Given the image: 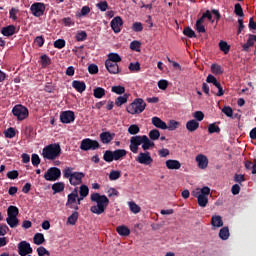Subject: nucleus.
I'll list each match as a JSON object with an SVG mask.
<instances>
[{
  "instance_id": "nucleus-1",
  "label": "nucleus",
  "mask_w": 256,
  "mask_h": 256,
  "mask_svg": "<svg viewBox=\"0 0 256 256\" xmlns=\"http://www.w3.org/2000/svg\"><path fill=\"white\" fill-rule=\"evenodd\" d=\"M140 145H142L143 151H149L150 147H155V142L149 140L147 135H136L130 138L129 149L132 153H138Z\"/></svg>"
},
{
  "instance_id": "nucleus-2",
  "label": "nucleus",
  "mask_w": 256,
  "mask_h": 256,
  "mask_svg": "<svg viewBox=\"0 0 256 256\" xmlns=\"http://www.w3.org/2000/svg\"><path fill=\"white\" fill-rule=\"evenodd\" d=\"M92 203L97 205L91 206L90 211L95 215H103L107 207H109V198L106 195H101L99 193H92L90 196Z\"/></svg>"
},
{
  "instance_id": "nucleus-3",
  "label": "nucleus",
  "mask_w": 256,
  "mask_h": 256,
  "mask_svg": "<svg viewBox=\"0 0 256 256\" xmlns=\"http://www.w3.org/2000/svg\"><path fill=\"white\" fill-rule=\"evenodd\" d=\"M63 177L64 179H69L70 185H72L73 187H77V185H81V183H83L85 173L73 172L72 167H67L63 170Z\"/></svg>"
},
{
  "instance_id": "nucleus-4",
  "label": "nucleus",
  "mask_w": 256,
  "mask_h": 256,
  "mask_svg": "<svg viewBox=\"0 0 256 256\" xmlns=\"http://www.w3.org/2000/svg\"><path fill=\"white\" fill-rule=\"evenodd\" d=\"M43 159H48V161H55L61 157V145L54 143L47 145L42 149Z\"/></svg>"
},
{
  "instance_id": "nucleus-5",
  "label": "nucleus",
  "mask_w": 256,
  "mask_h": 256,
  "mask_svg": "<svg viewBox=\"0 0 256 256\" xmlns=\"http://www.w3.org/2000/svg\"><path fill=\"white\" fill-rule=\"evenodd\" d=\"M145 107H147L145 100H143V98H136L127 106L126 111L127 113H130V115H139V113H143V111H145Z\"/></svg>"
},
{
  "instance_id": "nucleus-6",
  "label": "nucleus",
  "mask_w": 256,
  "mask_h": 256,
  "mask_svg": "<svg viewBox=\"0 0 256 256\" xmlns=\"http://www.w3.org/2000/svg\"><path fill=\"white\" fill-rule=\"evenodd\" d=\"M12 115H14L18 121H25V119L29 117V109L21 104L15 105L12 109Z\"/></svg>"
},
{
  "instance_id": "nucleus-7",
  "label": "nucleus",
  "mask_w": 256,
  "mask_h": 256,
  "mask_svg": "<svg viewBox=\"0 0 256 256\" xmlns=\"http://www.w3.org/2000/svg\"><path fill=\"white\" fill-rule=\"evenodd\" d=\"M101 147V144L97 140L91 138H85L80 143L81 151H97Z\"/></svg>"
},
{
  "instance_id": "nucleus-8",
  "label": "nucleus",
  "mask_w": 256,
  "mask_h": 256,
  "mask_svg": "<svg viewBox=\"0 0 256 256\" xmlns=\"http://www.w3.org/2000/svg\"><path fill=\"white\" fill-rule=\"evenodd\" d=\"M61 178V169L57 167L49 168L44 174V179L46 181H57Z\"/></svg>"
},
{
  "instance_id": "nucleus-9",
  "label": "nucleus",
  "mask_w": 256,
  "mask_h": 256,
  "mask_svg": "<svg viewBox=\"0 0 256 256\" xmlns=\"http://www.w3.org/2000/svg\"><path fill=\"white\" fill-rule=\"evenodd\" d=\"M30 11L34 17H43L45 13V4L41 2H35L30 6Z\"/></svg>"
},
{
  "instance_id": "nucleus-10",
  "label": "nucleus",
  "mask_w": 256,
  "mask_h": 256,
  "mask_svg": "<svg viewBox=\"0 0 256 256\" xmlns=\"http://www.w3.org/2000/svg\"><path fill=\"white\" fill-rule=\"evenodd\" d=\"M31 253H33V248L29 242L23 240L18 244V254L20 256H28Z\"/></svg>"
},
{
  "instance_id": "nucleus-11",
  "label": "nucleus",
  "mask_w": 256,
  "mask_h": 256,
  "mask_svg": "<svg viewBox=\"0 0 256 256\" xmlns=\"http://www.w3.org/2000/svg\"><path fill=\"white\" fill-rule=\"evenodd\" d=\"M137 163L140 165H151L153 163V158L151 157V153L149 152H140L139 155L136 157Z\"/></svg>"
},
{
  "instance_id": "nucleus-12",
  "label": "nucleus",
  "mask_w": 256,
  "mask_h": 256,
  "mask_svg": "<svg viewBox=\"0 0 256 256\" xmlns=\"http://www.w3.org/2000/svg\"><path fill=\"white\" fill-rule=\"evenodd\" d=\"M60 121L64 124L73 123L75 121V112L71 110L61 112Z\"/></svg>"
},
{
  "instance_id": "nucleus-13",
  "label": "nucleus",
  "mask_w": 256,
  "mask_h": 256,
  "mask_svg": "<svg viewBox=\"0 0 256 256\" xmlns=\"http://www.w3.org/2000/svg\"><path fill=\"white\" fill-rule=\"evenodd\" d=\"M111 29L114 33H121V27H123V19L120 16H116L110 22Z\"/></svg>"
},
{
  "instance_id": "nucleus-14",
  "label": "nucleus",
  "mask_w": 256,
  "mask_h": 256,
  "mask_svg": "<svg viewBox=\"0 0 256 256\" xmlns=\"http://www.w3.org/2000/svg\"><path fill=\"white\" fill-rule=\"evenodd\" d=\"M76 203H77V196L68 194L66 207H69L70 209H74V211H79V205H77Z\"/></svg>"
},
{
  "instance_id": "nucleus-15",
  "label": "nucleus",
  "mask_w": 256,
  "mask_h": 256,
  "mask_svg": "<svg viewBox=\"0 0 256 256\" xmlns=\"http://www.w3.org/2000/svg\"><path fill=\"white\" fill-rule=\"evenodd\" d=\"M196 162L198 163L199 169H207L209 165V159L203 154H198L196 156Z\"/></svg>"
},
{
  "instance_id": "nucleus-16",
  "label": "nucleus",
  "mask_w": 256,
  "mask_h": 256,
  "mask_svg": "<svg viewBox=\"0 0 256 256\" xmlns=\"http://www.w3.org/2000/svg\"><path fill=\"white\" fill-rule=\"evenodd\" d=\"M105 67L111 75H117L119 73V65L115 62L105 61Z\"/></svg>"
},
{
  "instance_id": "nucleus-17",
  "label": "nucleus",
  "mask_w": 256,
  "mask_h": 256,
  "mask_svg": "<svg viewBox=\"0 0 256 256\" xmlns=\"http://www.w3.org/2000/svg\"><path fill=\"white\" fill-rule=\"evenodd\" d=\"M113 139H115V134H111L110 132H102L100 134V141L104 145H109V143L113 141Z\"/></svg>"
},
{
  "instance_id": "nucleus-18",
  "label": "nucleus",
  "mask_w": 256,
  "mask_h": 256,
  "mask_svg": "<svg viewBox=\"0 0 256 256\" xmlns=\"http://www.w3.org/2000/svg\"><path fill=\"white\" fill-rule=\"evenodd\" d=\"M72 87L73 89H76L78 93H83L85 89H87V85L85 84L84 81H79V80H74L72 82Z\"/></svg>"
},
{
  "instance_id": "nucleus-19",
  "label": "nucleus",
  "mask_w": 256,
  "mask_h": 256,
  "mask_svg": "<svg viewBox=\"0 0 256 256\" xmlns=\"http://www.w3.org/2000/svg\"><path fill=\"white\" fill-rule=\"evenodd\" d=\"M193 197H196L198 199V205L199 207H207V204L209 203V198L207 196H201L200 194H196L195 191L192 192Z\"/></svg>"
},
{
  "instance_id": "nucleus-20",
  "label": "nucleus",
  "mask_w": 256,
  "mask_h": 256,
  "mask_svg": "<svg viewBox=\"0 0 256 256\" xmlns=\"http://www.w3.org/2000/svg\"><path fill=\"white\" fill-rule=\"evenodd\" d=\"M152 125L157 127V129H167V123H165L161 118L155 116L152 118Z\"/></svg>"
},
{
  "instance_id": "nucleus-21",
  "label": "nucleus",
  "mask_w": 256,
  "mask_h": 256,
  "mask_svg": "<svg viewBox=\"0 0 256 256\" xmlns=\"http://www.w3.org/2000/svg\"><path fill=\"white\" fill-rule=\"evenodd\" d=\"M186 129L190 132V133H194V131H197V129H199V123L197 120L192 119L189 120L186 123Z\"/></svg>"
},
{
  "instance_id": "nucleus-22",
  "label": "nucleus",
  "mask_w": 256,
  "mask_h": 256,
  "mask_svg": "<svg viewBox=\"0 0 256 256\" xmlns=\"http://www.w3.org/2000/svg\"><path fill=\"white\" fill-rule=\"evenodd\" d=\"M15 26L14 25H9L6 27H3L1 29V33L2 35H4V37H11L13 35H15Z\"/></svg>"
},
{
  "instance_id": "nucleus-23",
  "label": "nucleus",
  "mask_w": 256,
  "mask_h": 256,
  "mask_svg": "<svg viewBox=\"0 0 256 256\" xmlns=\"http://www.w3.org/2000/svg\"><path fill=\"white\" fill-rule=\"evenodd\" d=\"M116 231L121 237H129V235H131V230H129L125 225L118 226Z\"/></svg>"
},
{
  "instance_id": "nucleus-24",
  "label": "nucleus",
  "mask_w": 256,
  "mask_h": 256,
  "mask_svg": "<svg viewBox=\"0 0 256 256\" xmlns=\"http://www.w3.org/2000/svg\"><path fill=\"white\" fill-rule=\"evenodd\" d=\"M114 154V161H119L123 159V157L127 156V150L125 149H117L113 151Z\"/></svg>"
},
{
  "instance_id": "nucleus-25",
  "label": "nucleus",
  "mask_w": 256,
  "mask_h": 256,
  "mask_svg": "<svg viewBox=\"0 0 256 256\" xmlns=\"http://www.w3.org/2000/svg\"><path fill=\"white\" fill-rule=\"evenodd\" d=\"M166 167L167 169H181V162L179 160H167Z\"/></svg>"
},
{
  "instance_id": "nucleus-26",
  "label": "nucleus",
  "mask_w": 256,
  "mask_h": 256,
  "mask_svg": "<svg viewBox=\"0 0 256 256\" xmlns=\"http://www.w3.org/2000/svg\"><path fill=\"white\" fill-rule=\"evenodd\" d=\"M211 225L212 227H217V228L223 227V218H221V216L219 215L212 216Z\"/></svg>"
},
{
  "instance_id": "nucleus-27",
  "label": "nucleus",
  "mask_w": 256,
  "mask_h": 256,
  "mask_svg": "<svg viewBox=\"0 0 256 256\" xmlns=\"http://www.w3.org/2000/svg\"><path fill=\"white\" fill-rule=\"evenodd\" d=\"M6 223L11 227V229H15L19 225V218L13 217V216H8L6 218Z\"/></svg>"
},
{
  "instance_id": "nucleus-28",
  "label": "nucleus",
  "mask_w": 256,
  "mask_h": 256,
  "mask_svg": "<svg viewBox=\"0 0 256 256\" xmlns=\"http://www.w3.org/2000/svg\"><path fill=\"white\" fill-rule=\"evenodd\" d=\"M93 96L95 97V99H103V97H105V89L101 87H96L93 90Z\"/></svg>"
},
{
  "instance_id": "nucleus-29",
  "label": "nucleus",
  "mask_w": 256,
  "mask_h": 256,
  "mask_svg": "<svg viewBox=\"0 0 256 256\" xmlns=\"http://www.w3.org/2000/svg\"><path fill=\"white\" fill-rule=\"evenodd\" d=\"M103 159L106 163H113V161H115L113 151L106 150L104 152Z\"/></svg>"
},
{
  "instance_id": "nucleus-30",
  "label": "nucleus",
  "mask_w": 256,
  "mask_h": 256,
  "mask_svg": "<svg viewBox=\"0 0 256 256\" xmlns=\"http://www.w3.org/2000/svg\"><path fill=\"white\" fill-rule=\"evenodd\" d=\"M52 191H54V195L55 193H61L62 191H65V183L63 182L54 183L52 185Z\"/></svg>"
},
{
  "instance_id": "nucleus-31",
  "label": "nucleus",
  "mask_w": 256,
  "mask_h": 256,
  "mask_svg": "<svg viewBox=\"0 0 256 256\" xmlns=\"http://www.w3.org/2000/svg\"><path fill=\"white\" fill-rule=\"evenodd\" d=\"M33 241L35 245H43L45 243V236L42 233H36Z\"/></svg>"
},
{
  "instance_id": "nucleus-32",
  "label": "nucleus",
  "mask_w": 256,
  "mask_h": 256,
  "mask_svg": "<svg viewBox=\"0 0 256 256\" xmlns=\"http://www.w3.org/2000/svg\"><path fill=\"white\" fill-rule=\"evenodd\" d=\"M129 99V95L124 94L123 96H119L115 100V105L117 107H121V105H125L127 103V100Z\"/></svg>"
},
{
  "instance_id": "nucleus-33",
  "label": "nucleus",
  "mask_w": 256,
  "mask_h": 256,
  "mask_svg": "<svg viewBox=\"0 0 256 256\" xmlns=\"http://www.w3.org/2000/svg\"><path fill=\"white\" fill-rule=\"evenodd\" d=\"M219 237L222 241H227L229 239V227L226 226L220 229Z\"/></svg>"
},
{
  "instance_id": "nucleus-34",
  "label": "nucleus",
  "mask_w": 256,
  "mask_h": 256,
  "mask_svg": "<svg viewBox=\"0 0 256 256\" xmlns=\"http://www.w3.org/2000/svg\"><path fill=\"white\" fill-rule=\"evenodd\" d=\"M77 219H79V212L74 211L67 219L68 225H75Z\"/></svg>"
},
{
  "instance_id": "nucleus-35",
  "label": "nucleus",
  "mask_w": 256,
  "mask_h": 256,
  "mask_svg": "<svg viewBox=\"0 0 256 256\" xmlns=\"http://www.w3.org/2000/svg\"><path fill=\"white\" fill-rule=\"evenodd\" d=\"M106 61H110V63H121V56L117 53H110L108 55V59Z\"/></svg>"
},
{
  "instance_id": "nucleus-36",
  "label": "nucleus",
  "mask_w": 256,
  "mask_h": 256,
  "mask_svg": "<svg viewBox=\"0 0 256 256\" xmlns=\"http://www.w3.org/2000/svg\"><path fill=\"white\" fill-rule=\"evenodd\" d=\"M179 127H181V123L175 120H170L167 128L168 131H175L176 129H179Z\"/></svg>"
},
{
  "instance_id": "nucleus-37",
  "label": "nucleus",
  "mask_w": 256,
  "mask_h": 256,
  "mask_svg": "<svg viewBox=\"0 0 256 256\" xmlns=\"http://www.w3.org/2000/svg\"><path fill=\"white\" fill-rule=\"evenodd\" d=\"M195 193L196 195H200L202 197H209V195L211 194V188L204 186L202 189H198Z\"/></svg>"
},
{
  "instance_id": "nucleus-38",
  "label": "nucleus",
  "mask_w": 256,
  "mask_h": 256,
  "mask_svg": "<svg viewBox=\"0 0 256 256\" xmlns=\"http://www.w3.org/2000/svg\"><path fill=\"white\" fill-rule=\"evenodd\" d=\"M211 72L213 75H223V67H221L219 64H212Z\"/></svg>"
},
{
  "instance_id": "nucleus-39",
  "label": "nucleus",
  "mask_w": 256,
  "mask_h": 256,
  "mask_svg": "<svg viewBox=\"0 0 256 256\" xmlns=\"http://www.w3.org/2000/svg\"><path fill=\"white\" fill-rule=\"evenodd\" d=\"M8 217H17L19 215V208L16 206H9L7 209Z\"/></svg>"
},
{
  "instance_id": "nucleus-40",
  "label": "nucleus",
  "mask_w": 256,
  "mask_h": 256,
  "mask_svg": "<svg viewBox=\"0 0 256 256\" xmlns=\"http://www.w3.org/2000/svg\"><path fill=\"white\" fill-rule=\"evenodd\" d=\"M130 211L132 213H134L135 215H137V213H141V207L139 205H137V203L135 202H128Z\"/></svg>"
},
{
  "instance_id": "nucleus-41",
  "label": "nucleus",
  "mask_w": 256,
  "mask_h": 256,
  "mask_svg": "<svg viewBox=\"0 0 256 256\" xmlns=\"http://www.w3.org/2000/svg\"><path fill=\"white\" fill-rule=\"evenodd\" d=\"M219 47H220V51H223L225 55H227L231 49V46H229V44H227V42L223 40L219 42Z\"/></svg>"
},
{
  "instance_id": "nucleus-42",
  "label": "nucleus",
  "mask_w": 256,
  "mask_h": 256,
  "mask_svg": "<svg viewBox=\"0 0 256 256\" xmlns=\"http://www.w3.org/2000/svg\"><path fill=\"white\" fill-rule=\"evenodd\" d=\"M121 178V171L119 170H112L109 174L110 181H117V179Z\"/></svg>"
},
{
  "instance_id": "nucleus-43",
  "label": "nucleus",
  "mask_w": 256,
  "mask_h": 256,
  "mask_svg": "<svg viewBox=\"0 0 256 256\" xmlns=\"http://www.w3.org/2000/svg\"><path fill=\"white\" fill-rule=\"evenodd\" d=\"M183 34L186 37H189V39H193V38L197 37V35H195V31L193 29H191V27L184 28Z\"/></svg>"
},
{
  "instance_id": "nucleus-44",
  "label": "nucleus",
  "mask_w": 256,
  "mask_h": 256,
  "mask_svg": "<svg viewBox=\"0 0 256 256\" xmlns=\"http://www.w3.org/2000/svg\"><path fill=\"white\" fill-rule=\"evenodd\" d=\"M213 85L218 89V92L216 93L217 97H223L225 95V90H223V86H221V83L216 80Z\"/></svg>"
},
{
  "instance_id": "nucleus-45",
  "label": "nucleus",
  "mask_w": 256,
  "mask_h": 256,
  "mask_svg": "<svg viewBox=\"0 0 256 256\" xmlns=\"http://www.w3.org/2000/svg\"><path fill=\"white\" fill-rule=\"evenodd\" d=\"M208 133H210V134L221 133V128L215 123L209 124Z\"/></svg>"
},
{
  "instance_id": "nucleus-46",
  "label": "nucleus",
  "mask_w": 256,
  "mask_h": 256,
  "mask_svg": "<svg viewBox=\"0 0 256 256\" xmlns=\"http://www.w3.org/2000/svg\"><path fill=\"white\" fill-rule=\"evenodd\" d=\"M159 137H161V133L159 132V130L153 129L149 132V138L151 139V141H157Z\"/></svg>"
},
{
  "instance_id": "nucleus-47",
  "label": "nucleus",
  "mask_w": 256,
  "mask_h": 256,
  "mask_svg": "<svg viewBox=\"0 0 256 256\" xmlns=\"http://www.w3.org/2000/svg\"><path fill=\"white\" fill-rule=\"evenodd\" d=\"M111 91L112 93H116V95H123V93H125V87L121 85L112 86Z\"/></svg>"
},
{
  "instance_id": "nucleus-48",
  "label": "nucleus",
  "mask_w": 256,
  "mask_h": 256,
  "mask_svg": "<svg viewBox=\"0 0 256 256\" xmlns=\"http://www.w3.org/2000/svg\"><path fill=\"white\" fill-rule=\"evenodd\" d=\"M140 131H141V129H140L139 126L136 125V124H132V125H130L129 128H128V133H129L130 135H137V133H139Z\"/></svg>"
},
{
  "instance_id": "nucleus-49",
  "label": "nucleus",
  "mask_w": 256,
  "mask_h": 256,
  "mask_svg": "<svg viewBox=\"0 0 256 256\" xmlns=\"http://www.w3.org/2000/svg\"><path fill=\"white\" fill-rule=\"evenodd\" d=\"M31 163L34 167H39V165L41 164V158H39L38 154H32Z\"/></svg>"
},
{
  "instance_id": "nucleus-50",
  "label": "nucleus",
  "mask_w": 256,
  "mask_h": 256,
  "mask_svg": "<svg viewBox=\"0 0 256 256\" xmlns=\"http://www.w3.org/2000/svg\"><path fill=\"white\" fill-rule=\"evenodd\" d=\"M4 135L6 139H13V137H15V128H8L6 131H4Z\"/></svg>"
},
{
  "instance_id": "nucleus-51",
  "label": "nucleus",
  "mask_w": 256,
  "mask_h": 256,
  "mask_svg": "<svg viewBox=\"0 0 256 256\" xmlns=\"http://www.w3.org/2000/svg\"><path fill=\"white\" fill-rule=\"evenodd\" d=\"M132 31H135V33H141V31H143V24L141 22H134L132 24Z\"/></svg>"
},
{
  "instance_id": "nucleus-52",
  "label": "nucleus",
  "mask_w": 256,
  "mask_h": 256,
  "mask_svg": "<svg viewBox=\"0 0 256 256\" xmlns=\"http://www.w3.org/2000/svg\"><path fill=\"white\" fill-rule=\"evenodd\" d=\"M96 7L98 9H100L102 12H105V11H107V9H109V4L107 3L106 0H104V1L97 3Z\"/></svg>"
},
{
  "instance_id": "nucleus-53",
  "label": "nucleus",
  "mask_w": 256,
  "mask_h": 256,
  "mask_svg": "<svg viewBox=\"0 0 256 256\" xmlns=\"http://www.w3.org/2000/svg\"><path fill=\"white\" fill-rule=\"evenodd\" d=\"M130 49L132 51H141V42L134 40L130 43Z\"/></svg>"
},
{
  "instance_id": "nucleus-54",
  "label": "nucleus",
  "mask_w": 256,
  "mask_h": 256,
  "mask_svg": "<svg viewBox=\"0 0 256 256\" xmlns=\"http://www.w3.org/2000/svg\"><path fill=\"white\" fill-rule=\"evenodd\" d=\"M88 72L90 75H97V73H99V66H97V64H90L88 66Z\"/></svg>"
},
{
  "instance_id": "nucleus-55",
  "label": "nucleus",
  "mask_w": 256,
  "mask_h": 256,
  "mask_svg": "<svg viewBox=\"0 0 256 256\" xmlns=\"http://www.w3.org/2000/svg\"><path fill=\"white\" fill-rule=\"evenodd\" d=\"M40 59H41L42 67H47L51 65V58H49V56L44 54L40 57Z\"/></svg>"
},
{
  "instance_id": "nucleus-56",
  "label": "nucleus",
  "mask_w": 256,
  "mask_h": 256,
  "mask_svg": "<svg viewBox=\"0 0 256 256\" xmlns=\"http://www.w3.org/2000/svg\"><path fill=\"white\" fill-rule=\"evenodd\" d=\"M76 41H86L87 40V32L80 31L75 36Z\"/></svg>"
},
{
  "instance_id": "nucleus-57",
  "label": "nucleus",
  "mask_w": 256,
  "mask_h": 256,
  "mask_svg": "<svg viewBox=\"0 0 256 256\" xmlns=\"http://www.w3.org/2000/svg\"><path fill=\"white\" fill-rule=\"evenodd\" d=\"M234 13L238 15V17H243L245 15L243 14V7H241L240 3L235 4Z\"/></svg>"
},
{
  "instance_id": "nucleus-58",
  "label": "nucleus",
  "mask_w": 256,
  "mask_h": 256,
  "mask_svg": "<svg viewBox=\"0 0 256 256\" xmlns=\"http://www.w3.org/2000/svg\"><path fill=\"white\" fill-rule=\"evenodd\" d=\"M79 193L81 197H87L89 195V187L87 185H81Z\"/></svg>"
},
{
  "instance_id": "nucleus-59",
  "label": "nucleus",
  "mask_w": 256,
  "mask_h": 256,
  "mask_svg": "<svg viewBox=\"0 0 256 256\" xmlns=\"http://www.w3.org/2000/svg\"><path fill=\"white\" fill-rule=\"evenodd\" d=\"M129 71H141V64L139 62H131L128 67Z\"/></svg>"
},
{
  "instance_id": "nucleus-60",
  "label": "nucleus",
  "mask_w": 256,
  "mask_h": 256,
  "mask_svg": "<svg viewBox=\"0 0 256 256\" xmlns=\"http://www.w3.org/2000/svg\"><path fill=\"white\" fill-rule=\"evenodd\" d=\"M37 253H38V256L51 255V253L43 246H40L37 248Z\"/></svg>"
},
{
  "instance_id": "nucleus-61",
  "label": "nucleus",
  "mask_w": 256,
  "mask_h": 256,
  "mask_svg": "<svg viewBox=\"0 0 256 256\" xmlns=\"http://www.w3.org/2000/svg\"><path fill=\"white\" fill-rule=\"evenodd\" d=\"M66 42L64 39H58L56 41H54V47L55 49H63V47H65Z\"/></svg>"
},
{
  "instance_id": "nucleus-62",
  "label": "nucleus",
  "mask_w": 256,
  "mask_h": 256,
  "mask_svg": "<svg viewBox=\"0 0 256 256\" xmlns=\"http://www.w3.org/2000/svg\"><path fill=\"white\" fill-rule=\"evenodd\" d=\"M34 43L37 47H43V45H45V38L43 36H37L34 39Z\"/></svg>"
},
{
  "instance_id": "nucleus-63",
  "label": "nucleus",
  "mask_w": 256,
  "mask_h": 256,
  "mask_svg": "<svg viewBox=\"0 0 256 256\" xmlns=\"http://www.w3.org/2000/svg\"><path fill=\"white\" fill-rule=\"evenodd\" d=\"M193 117L196 121H203V119H205V114L202 111H196L193 113Z\"/></svg>"
},
{
  "instance_id": "nucleus-64",
  "label": "nucleus",
  "mask_w": 256,
  "mask_h": 256,
  "mask_svg": "<svg viewBox=\"0 0 256 256\" xmlns=\"http://www.w3.org/2000/svg\"><path fill=\"white\" fill-rule=\"evenodd\" d=\"M222 113L226 115V117H233V108L230 106H226L222 109Z\"/></svg>"
}]
</instances>
